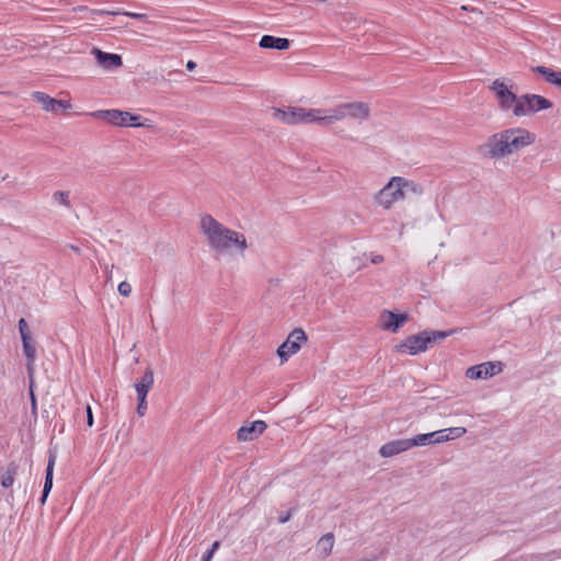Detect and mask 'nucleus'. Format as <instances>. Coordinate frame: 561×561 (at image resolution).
<instances>
[{
	"mask_svg": "<svg viewBox=\"0 0 561 561\" xmlns=\"http://www.w3.org/2000/svg\"><path fill=\"white\" fill-rule=\"evenodd\" d=\"M199 227L208 245L217 253H225L236 248L243 254L248 248L244 234L225 227L211 215H204L201 218Z\"/></svg>",
	"mask_w": 561,
	"mask_h": 561,
	"instance_id": "f257e3e1",
	"label": "nucleus"
},
{
	"mask_svg": "<svg viewBox=\"0 0 561 561\" xmlns=\"http://www.w3.org/2000/svg\"><path fill=\"white\" fill-rule=\"evenodd\" d=\"M407 192L421 193V188L413 181L402 176H393L375 195V203L383 209H390L394 203L405 198Z\"/></svg>",
	"mask_w": 561,
	"mask_h": 561,
	"instance_id": "f03ea898",
	"label": "nucleus"
},
{
	"mask_svg": "<svg viewBox=\"0 0 561 561\" xmlns=\"http://www.w3.org/2000/svg\"><path fill=\"white\" fill-rule=\"evenodd\" d=\"M454 331L424 330L417 334L408 336L402 343L396 345L399 353L408 352L410 355H416L425 352L428 346L443 341L453 334Z\"/></svg>",
	"mask_w": 561,
	"mask_h": 561,
	"instance_id": "7ed1b4c3",
	"label": "nucleus"
},
{
	"mask_svg": "<svg viewBox=\"0 0 561 561\" xmlns=\"http://www.w3.org/2000/svg\"><path fill=\"white\" fill-rule=\"evenodd\" d=\"M92 116L102 121L107 122L114 126H130V127H150L148 124L149 119L142 117L140 115L131 114L127 111L121 110H100L92 113Z\"/></svg>",
	"mask_w": 561,
	"mask_h": 561,
	"instance_id": "20e7f679",
	"label": "nucleus"
},
{
	"mask_svg": "<svg viewBox=\"0 0 561 561\" xmlns=\"http://www.w3.org/2000/svg\"><path fill=\"white\" fill-rule=\"evenodd\" d=\"M552 106V102L545 96L527 93L519 96V102L513 107V115L516 117L533 115Z\"/></svg>",
	"mask_w": 561,
	"mask_h": 561,
	"instance_id": "39448f33",
	"label": "nucleus"
},
{
	"mask_svg": "<svg viewBox=\"0 0 561 561\" xmlns=\"http://www.w3.org/2000/svg\"><path fill=\"white\" fill-rule=\"evenodd\" d=\"M490 90L495 94L499 107L502 111H513V107L519 102V96L502 79H495L491 83Z\"/></svg>",
	"mask_w": 561,
	"mask_h": 561,
	"instance_id": "423d86ee",
	"label": "nucleus"
},
{
	"mask_svg": "<svg viewBox=\"0 0 561 561\" xmlns=\"http://www.w3.org/2000/svg\"><path fill=\"white\" fill-rule=\"evenodd\" d=\"M504 136L508 138L507 145L511 154L518 152L523 148L533 145L536 141V135L520 127L504 129Z\"/></svg>",
	"mask_w": 561,
	"mask_h": 561,
	"instance_id": "0eeeda50",
	"label": "nucleus"
},
{
	"mask_svg": "<svg viewBox=\"0 0 561 561\" xmlns=\"http://www.w3.org/2000/svg\"><path fill=\"white\" fill-rule=\"evenodd\" d=\"M307 341V335L302 329L293 330L286 341L277 348V355L282 362L287 360L291 355L296 354L301 344Z\"/></svg>",
	"mask_w": 561,
	"mask_h": 561,
	"instance_id": "6e6552de",
	"label": "nucleus"
},
{
	"mask_svg": "<svg viewBox=\"0 0 561 561\" xmlns=\"http://www.w3.org/2000/svg\"><path fill=\"white\" fill-rule=\"evenodd\" d=\"M507 140L508 138L504 136V130L490 136L484 145L489 157L494 159H502L511 156Z\"/></svg>",
	"mask_w": 561,
	"mask_h": 561,
	"instance_id": "1a4fd4ad",
	"label": "nucleus"
},
{
	"mask_svg": "<svg viewBox=\"0 0 561 561\" xmlns=\"http://www.w3.org/2000/svg\"><path fill=\"white\" fill-rule=\"evenodd\" d=\"M19 331L22 339L23 353L27 359V367L30 369L36 358V348L33 343L27 322L24 318L19 320Z\"/></svg>",
	"mask_w": 561,
	"mask_h": 561,
	"instance_id": "9d476101",
	"label": "nucleus"
},
{
	"mask_svg": "<svg viewBox=\"0 0 561 561\" xmlns=\"http://www.w3.org/2000/svg\"><path fill=\"white\" fill-rule=\"evenodd\" d=\"M502 371L501 363L485 362L471 366L466 371V377L470 379H486Z\"/></svg>",
	"mask_w": 561,
	"mask_h": 561,
	"instance_id": "9b49d317",
	"label": "nucleus"
},
{
	"mask_svg": "<svg viewBox=\"0 0 561 561\" xmlns=\"http://www.w3.org/2000/svg\"><path fill=\"white\" fill-rule=\"evenodd\" d=\"M408 320L409 316L407 313H394L390 310H383L380 314V327L382 330L396 333Z\"/></svg>",
	"mask_w": 561,
	"mask_h": 561,
	"instance_id": "f8f14e48",
	"label": "nucleus"
},
{
	"mask_svg": "<svg viewBox=\"0 0 561 561\" xmlns=\"http://www.w3.org/2000/svg\"><path fill=\"white\" fill-rule=\"evenodd\" d=\"M92 54L95 56L98 65L104 69H117L123 65V59L121 55L105 53L95 47L92 49Z\"/></svg>",
	"mask_w": 561,
	"mask_h": 561,
	"instance_id": "ddd939ff",
	"label": "nucleus"
},
{
	"mask_svg": "<svg viewBox=\"0 0 561 561\" xmlns=\"http://www.w3.org/2000/svg\"><path fill=\"white\" fill-rule=\"evenodd\" d=\"M410 438L394 439L383 444L379 449V455L383 458L393 457L411 449Z\"/></svg>",
	"mask_w": 561,
	"mask_h": 561,
	"instance_id": "4468645a",
	"label": "nucleus"
},
{
	"mask_svg": "<svg viewBox=\"0 0 561 561\" xmlns=\"http://www.w3.org/2000/svg\"><path fill=\"white\" fill-rule=\"evenodd\" d=\"M302 114L304 107H289L288 110L273 108V117L289 125L301 124Z\"/></svg>",
	"mask_w": 561,
	"mask_h": 561,
	"instance_id": "2eb2a0df",
	"label": "nucleus"
},
{
	"mask_svg": "<svg viewBox=\"0 0 561 561\" xmlns=\"http://www.w3.org/2000/svg\"><path fill=\"white\" fill-rule=\"evenodd\" d=\"M266 426L264 421H254L249 425H243L237 433L238 439L241 442H251L263 434Z\"/></svg>",
	"mask_w": 561,
	"mask_h": 561,
	"instance_id": "dca6fc26",
	"label": "nucleus"
},
{
	"mask_svg": "<svg viewBox=\"0 0 561 561\" xmlns=\"http://www.w3.org/2000/svg\"><path fill=\"white\" fill-rule=\"evenodd\" d=\"M410 440L412 447H417L448 442V435H445L442 431H435L432 433L415 435L410 438Z\"/></svg>",
	"mask_w": 561,
	"mask_h": 561,
	"instance_id": "f3484780",
	"label": "nucleus"
},
{
	"mask_svg": "<svg viewBox=\"0 0 561 561\" xmlns=\"http://www.w3.org/2000/svg\"><path fill=\"white\" fill-rule=\"evenodd\" d=\"M346 117H351L358 121L367 119L370 115V108L367 103L364 102H351L344 103Z\"/></svg>",
	"mask_w": 561,
	"mask_h": 561,
	"instance_id": "a211bd4d",
	"label": "nucleus"
},
{
	"mask_svg": "<svg viewBox=\"0 0 561 561\" xmlns=\"http://www.w3.org/2000/svg\"><path fill=\"white\" fill-rule=\"evenodd\" d=\"M261 48L265 49H277V50H286L290 46V41L288 38L275 37L272 35H263L259 43Z\"/></svg>",
	"mask_w": 561,
	"mask_h": 561,
	"instance_id": "6ab92c4d",
	"label": "nucleus"
},
{
	"mask_svg": "<svg viewBox=\"0 0 561 561\" xmlns=\"http://www.w3.org/2000/svg\"><path fill=\"white\" fill-rule=\"evenodd\" d=\"M154 381L153 370L148 367L141 378L135 382L137 397H147Z\"/></svg>",
	"mask_w": 561,
	"mask_h": 561,
	"instance_id": "aec40b11",
	"label": "nucleus"
},
{
	"mask_svg": "<svg viewBox=\"0 0 561 561\" xmlns=\"http://www.w3.org/2000/svg\"><path fill=\"white\" fill-rule=\"evenodd\" d=\"M32 99L39 103L46 112H56L57 111V104H59L57 99H54L49 96L48 94L35 91L32 93Z\"/></svg>",
	"mask_w": 561,
	"mask_h": 561,
	"instance_id": "412c9836",
	"label": "nucleus"
},
{
	"mask_svg": "<svg viewBox=\"0 0 561 561\" xmlns=\"http://www.w3.org/2000/svg\"><path fill=\"white\" fill-rule=\"evenodd\" d=\"M534 71L541 75L548 83L561 88V70L554 71L545 66H537Z\"/></svg>",
	"mask_w": 561,
	"mask_h": 561,
	"instance_id": "4be33fe9",
	"label": "nucleus"
},
{
	"mask_svg": "<svg viewBox=\"0 0 561 561\" xmlns=\"http://www.w3.org/2000/svg\"><path fill=\"white\" fill-rule=\"evenodd\" d=\"M333 546L334 535L332 533L323 535L317 542V550L319 551L320 557H329L332 552Z\"/></svg>",
	"mask_w": 561,
	"mask_h": 561,
	"instance_id": "5701e85b",
	"label": "nucleus"
},
{
	"mask_svg": "<svg viewBox=\"0 0 561 561\" xmlns=\"http://www.w3.org/2000/svg\"><path fill=\"white\" fill-rule=\"evenodd\" d=\"M19 466L12 461L10 462L4 472L1 474V485L5 489L11 488L15 481V477L18 474Z\"/></svg>",
	"mask_w": 561,
	"mask_h": 561,
	"instance_id": "b1692460",
	"label": "nucleus"
},
{
	"mask_svg": "<svg viewBox=\"0 0 561 561\" xmlns=\"http://www.w3.org/2000/svg\"><path fill=\"white\" fill-rule=\"evenodd\" d=\"M346 117L344 103L337 105L336 107L329 110L328 114H324L322 121L323 124L330 125L333 124L336 121L344 119Z\"/></svg>",
	"mask_w": 561,
	"mask_h": 561,
	"instance_id": "393cba45",
	"label": "nucleus"
},
{
	"mask_svg": "<svg viewBox=\"0 0 561 561\" xmlns=\"http://www.w3.org/2000/svg\"><path fill=\"white\" fill-rule=\"evenodd\" d=\"M55 462H56V455L54 453H50L49 457H48L47 467H46L45 483H44V488H43V492H45L46 494H49V492L53 488Z\"/></svg>",
	"mask_w": 561,
	"mask_h": 561,
	"instance_id": "a878e982",
	"label": "nucleus"
},
{
	"mask_svg": "<svg viewBox=\"0 0 561 561\" xmlns=\"http://www.w3.org/2000/svg\"><path fill=\"white\" fill-rule=\"evenodd\" d=\"M98 13L101 14V15H118V14H122V15L129 16L131 19L141 20V21H145L147 19V15L144 14V13L128 12V11H123V10H119V9H117V10L101 9V10H98Z\"/></svg>",
	"mask_w": 561,
	"mask_h": 561,
	"instance_id": "bb28decb",
	"label": "nucleus"
},
{
	"mask_svg": "<svg viewBox=\"0 0 561 561\" xmlns=\"http://www.w3.org/2000/svg\"><path fill=\"white\" fill-rule=\"evenodd\" d=\"M325 111L323 110H306L304 108V114L301 115L302 116V123H321L323 124V114H324Z\"/></svg>",
	"mask_w": 561,
	"mask_h": 561,
	"instance_id": "cd10ccee",
	"label": "nucleus"
},
{
	"mask_svg": "<svg viewBox=\"0 0 561 561\" xmlns=\"http://www.w3.org/2000/svg\"><path fill=\"white\" fill-rule=\"evenodd\" d=\"M440 431L444 432L445 435H448V440L459 438L466 434L465 427H450Z\"/></svg>",
	"mask_w": 561,
	"mask_h": 561,
	"instance_id": "c85d7f7f",
	"label": "nucleus"
},
{
	"mask_svg": "<svg viewBox=\"0 0 561 561\" xmlns=\"http://www.w3.org/2000/svg\"><path fill=\"white\" fill-rule=\"evenodd\" d=\"M54 201L58 202L59 204L70 207V201H69V192L65 191H57L53 195Z\"/></svg>",
	"mask_w": 561,
	"mask_h": 561,
	"instance_id": "c756f323",
	"label": "nucleus"
},
{
	"mask_svg": "<svg viewBox=\"0 0 561 561\" xmlns=\"http://www.w3.org/2000/svg\"><path fill=\"white\" fill-rule=\"evenodd\" d=\"M138 405H137V414L139 416H144L147 411V397H137Z\"/></svg>",
	"mask_w": 561,
	"mask_h": 561,
	"instance_id": "7c9ffc66",
	"label": "nucleus"
},
{
	"mask_svg": "<svg viewBox=\"0 0 561 561\" xmlns=\"http://www.w3.org/2000/svg\"><path fill=\"white\" fill-rule=\"evenodd\" d=\"M118 293L124 297H128L131 293V285L128 282L119 283Z\"/></svg>",
	"mask_w": 561,
	"mask_h": 561,
	"instance_id": "2f4dec72",
	"label": "nucleus"
},
{
	"mask_svg": "<svg viewBox=\"0 0 561 561\" xmlns=\"http://www.w3.org/2000/svg\"><path fill=\"white\" fill-rule=\"evenodd\" d=\"M295 508H290L289 511H287L286 513H282L279 516H278V522L280 524H285L287 523L291 516H293V513H294Z\"/></svg>",
	"mask_w": 561,
	"mask_h": 561,
	"instance_id": "473e14b6",
	"label": "nucleus"
},
{
	"mask_svg": "<svg viewBox=\"0 0 561 561\" xmlns=\"http://www.w3.org/2000/svg\"><path fill=\"white\" fill-rule=\"evenodd\" d=\"M85 412H87V425L89 427H91L94 424V417H93L92 409L89 404L85 407Z\"/></svg>",
	"mask_w": 561,
	"mask_h": 561,
	"instance_id": "72a5a7b5",
	"label": "nucleus"
},
{
	"mask_svg": "<svg viewBox=\"0 0 561 561\" xmlns=\"http://www.w3.org/2000/svg\"><path fill=\"white\" fill-rule=\"evenodd\" d=\"M58 102H59V104H57V110L58 108L68 110L71 107V104L69 103V101L58 100Z\"/></svg>",
	"mask_w": 561,
	"mask_h": 561,
	"instance_id": "f704fd0d",
	"label": "nucleus"
},
{
	"mask_svg": "<svg viewBox=\"0 0 561 561\" xmlns=\"http://www.w3.org/2000/svg\"><path fill=\"white\" fill-rule=\"evenodd\" d=\"M382 262H383V256L382 255H380V254L373 255V257H371V263L373 264H380Z\"/></svg>",
	"mask_w": 561,
	"mask_h": 561,
	"instance_id": "c9c22d12",
	"label": "nucleus"
},
{
	"mask_svg": "<svg viewBox=\"0 0 561 561\" xmlns=\"http://www.w3.org/2000/svg\"><path fill=\"white\" fill-rule=\"evenodd\" d=\"M195 68H196V62L193 61V60H188L187 64H186V69L188 71H193Z\"/></svg>",
	"mask_w": 561,
	"mask_h": 561,
	"instance_id": "e433bc0d",
	"label": "nucleus"
},
{
	"mask_svg": "<svg viewBox=\"0 0 561 561\" xmlns=\"http://www.w3.org/2000/svg\"><path fill=\"white\" fill-rule=\"evenodd\" d=\"M213 551H207L203 558H202V561H210V559L213 558Z\"/></svg>",
	"mask_w": 561,
	"mask_h": 561,
	"instance_id": "4c0bfd02",
	"label": "nucleus"
},
{
	"mask_svg": "<svg viewBox=\"0 0 561 561\" xmlns=\"http://www.w3.org/2000/svg\"><path fill=\"white\" fill-rule=\"evenodd\" d=\"M47 496H48V494H46L45 492H42V496L39 499V502L42 505H44L46 503Z\"/></svg>",
	"mask_w": 561,
	"mask_h": 561,
	"instance_id": "58836bf2",
	"label": "nucleus"
},
{
	"mask_svg": "<svg viewBox=\"0 0 561 561\" xmlns=\"http://www.w3.org/2000/svg\"><path fill=\"white\" fill-rule=\"evenodd\" d=\"M219 546H220L219 541H215L209 551H213V553H214L219 548Z\"/></svg>",
	"mask_w": 561,
	"mask_h": 561,
	"instance_id": "ea45409f",
	"label": "nucleus"
},
{
	"mask_svg": "<svg viewBox=\"0 0 561 561\" xmlns=\"http://www.w3.org/2000/svg\"><path fill=\"white\" fill-rule=\"evenodd\" d=\"M31 398H32V405H33V409L36 408V400H35V397L33 394V391L31 390Z\"/></svg>",
	"mask_w": 561,
	"mask_h": 561,
	"instance_id": "a19ab883",
	"label": "nucleus"
}]
</instances>
